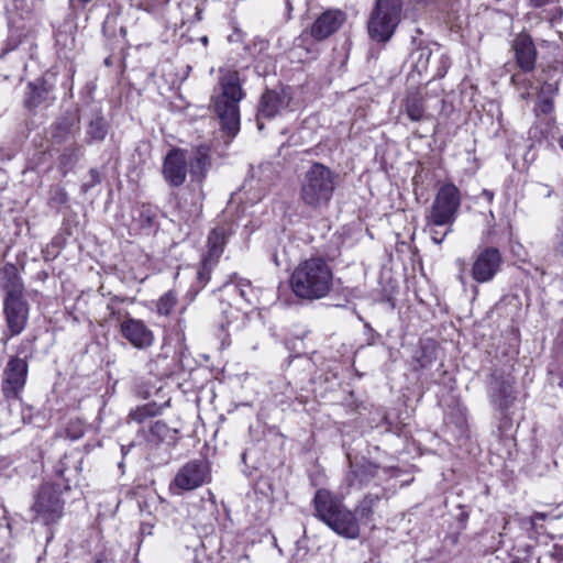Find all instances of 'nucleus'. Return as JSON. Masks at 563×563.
I'll return each instance as SVG.
<instances>
[{
    "mask_svg": "<svg viewBox=\"0 0 563 563\" xmlns=\"http://www.w3.org/2000/svg\"><path fill=\"white\" fill-rule=\"evenodd\" d=\"M220 85L222 91L214 100V109L222 128L235 136L240 131L239 102L244 97L238 71L221 70Z\"/></svg>",
    "mask_w": 563,
    "mask_h": 563,
    "instance_id": "nucleus-4",
    "label": "nucleus"
},
{
    "mask_svg": "<svg viewBox=\"0 0 563 563\" xmlns=\"http://www.w3.org/2000/svg\"><path fill=\"white\" fill-rule=\"evenodd\" d=\"M23 346H24V343H22L21 349H23ZM22 353H23L22 350H19L18 354H22Z\"/></svg>",
    "mask_w": 563,
    "mask_h": 563,
    "instance_id": "nucleus-49",
    "label": "nucleus"
},
{
    "mask_svg": "<svg viewBox=\"0 0 563 563\" xmlns=\"http://www.w3.org/2000/svg\"><path fill=\"white\" fill-rule=\"evenodd\" d=\"M542 189H545V191H547V192H544V195H545L547 197H549V196L551 195V191H550L549 189H547V187H545V186H542Z\"/></svg>",
    "mask_w": 563,
    "mask_h": 563,
    "instance_id": "nucleus-47",
    "label": "nucleus"
},
{
    "mask_svg": "<svg viewBox=\"0 0 563 563\" xmlns=\"http://www.w3.org/2000/svg\"><path fill=\"white\" fill-rule=\"evenodd\" d=\"M352 478L350 479V486L362 488L364 485H367L371 479L375 478L380 468L371 463L364 462L362 464L352 465Z\"/></svg>",
    "mask_w": 563,
    "mask_h": 563,
    "instance_id": "nucleus-23",
    "label": "nucleus"
},
{
    "mask_svg": "<svg viewBox=\"0 0 563 563\" xmlns=\"http://www.w3.org/2000/svg\"><path fill=\"white\" fill-rule=\"evenodd\" d=\"M431 54L429 47H418L410 54L412 66L419 74L427 71Z\"/></svg>",
    "mask_w": 563,
    "mask_h": 563,
    "instance_id": "nucleus-30",
    "label": "nucleus"
},
{
    "mask_svg": "<svg viewBox=\"0 0 563 563\" xmlns=\"http://www.w3.org/2000/svg\"><path fill=\"white\" fill-rule=\"evenodd\" d=\"M29 311L30 307L24 296L18 298L4 297L3 313L8 328L4 332L5 342L24 331L29 320Z\"/></svg>",
    "mask_w": 563,
    "mask_h": 563,
    "instance_id": "nucleus-9",
    "label": "nucleus"
},
{
    "mask_svg": "<svg viewBox=\"0 0 563 563\" xmlns=\"http://www.w3.org/2000/svg\"><path fill=\"white\" fill-rule=\"evenodd\" d=\"M223 288L228 292L238 294L243 300L251 303V298L249 295L252 291V289L249 280L238 278V276L234 275L233 277H231L230 282L223 285Z\"/></svg>",
    "mask_w": 563,
    "mask_h": 563,
    "instance_id": "nucleus-28",
    "label": "nucleus"
},
{
    "mask_svg": "<svg viewBox=\"0 0 563 563\" xmlns=\"http://www.w3.org/2000/svg\"><path fill=\"white\" fill-rule=\"evenodd\" d=\"M139 217L143 227H152L155 222L156 212L148 206H142Z\"/></svg>",
    "mask_w": 563,
    "mask_h": 563,
    "instance_id": "nucleus-37",
    "label": "nucleus"
},
{
    "mask_svg": "<svg viewBox=\"0 0 563 563\" xmlns=\"http://www.w3.org/2000/svg\"><path fill=\"white\" fill-rule=\"evenodd\" d=\"M67 437L77 440L84 435V427L80 421H71L66 429Z\"/></svg>",
    "mask_w": 563,
    "mask_h": 563,
    "instance_id": "nucleus-38",
    "label": "nucleus"
},
{
    "mask_svg": "<svg viewBox=\"0 0 563 563\" xmlns=\"http://www.w3.org/2000/svg\"><path fill=\"white\" fill-rule=\"evenodd\" d=\"M150 431L154 438L158 441H163L167 438L170 430L165 422L157 420L151 426Z\"/></svg>",
    "mask_w": 563,
    "mask_h": 563,
    "instance_id": "nucleus-36",
    "label": "nucleus"
},
{
    "mask_svg": "<svg viewBox=\"0 0 563 563\" xmlns=\"http://www.w3.org/2000/svg\"><path fill=\"white\" fill-rule=\"evenodd\" d=\"M514 49L519 67L526 71L531 70L536 63V48L528 35H518L514 43Z\"/></svg>",
    "mask_w": 563,
    "mask_h": 563,
    "instance_id": "nucleus-21",
    "label": "nucleus"
},
{
    "mask_svg": "<svg viewBox=\"0 0 563 563\" xmlns=\"http://www.w3.org/2000/svg\"><path fill=\"white\" fill-rule=\"evenodd\" d=\"M89 175L91 180L90 183L85 184L86 189L91 188L101 181V174L97 169H90Z\"/></svg>",
    "mask_w": 563,
    "mask_h": 563,
    "instance_id": "nucleus-39",
    "label": "nucleus"
},
{
    "mask_svg": "<svg viewBox=\"0 0 563 563\" xmlns=\"http://www.w3.org/2000/svg\"><path fill=\"white\" fill-rule=\"evenodd\" d=\"M289 9H292L295 4H299V0H286Z\"/></svg>",
    "mask_w": 563,
    "mask_h": 563,
    "instance_id": "nucleus-44",
    "label": "nucleus"
},
{
    "mask_svg": "<svg viewBox=\"0 0 563 563\" xmlns=\"http://www.w3.org/2000/svg\"><path fill=\"white\" fill-rule=\"evenodd\" d=\"M460 207L461 192L454 184L448 183L439 188L428 214L433 224L452 227Z\"/></svg>",
    "mask_w": 563,
    "mask_h": 563,
    "instance_id": "nucleus-7",
    "label": "nucleus"
},
{
    "mask_svg": "<svg viewBox=\"0 0 563 563\" xmlns=\"http://www.w3.org/2000/svg\"><path fill=\"white\" fill-rule=\"evenodd\" d=\"M95 563H113L111 560H108L107 558L99 556L97 558Z\"/></svg>",
    "mask_w": 563,
    "mask_h": 563,
    "instance_id": "nucleus-43",
    "label": "nucleus"
},
{
    "mask_svg": "<svg viewBox=\"0 0 563 563\" xmlns=\"http://www.w3.org/2000/svg\"><path fill=\"white\" fill-rule=\"evenodd\" d=\"M29 365L25 357L19 355L10 356L1 380V390L5 399H20L25 386Z\"/></svg>",
    "mask_w": 563,
    "mask_h": 563,
    "instance_id": "nucleus-8",
    "label": "nucleus"
},
{
    "mask_svg": "<svg viewBox=\"0 0 563 563\" xmlns=\"http://www.w3.org/2000/svg\"><path fill=\"white\" fill-rule=\"evenodd\" d=\"M400 0H377L367 29L369 37L378 43L388 42L400 21Z\"/></svg>",
    "mask_w": 563,
    "mask_h": 563,
    "instance_id": "nucleus-5",
    "label": "nucleus"
},
{
    "mask_svg": "<svg viewBox=\"0 0 563 563\" xmlns=\"http://www.w3.org/2000/svg\"><path fill=\"white\" fill-rule=\"evenodd\" d=\"M547 517L543 512H536L533 516L530 517V525L532 527H536L538 520H544Z\"/></svg>",
    "mask_w": 563,
    "mask_h": 563,
    "instance_id": "nucleus-40",
    "label": "nucleus"
},
{
    "mask_svg": "<svg viewBox=\"0 0 563 563\" xmlns=\"http://www.w3.org/2000/svg\"><path fill=\"white\" fill-rule=\"evenodd\" d=\"M380 500L379 495L367 494L357 505L356 512L361 519H369L374 512V508Z\"/></svg>",
    "mask_w": 563,
    "mask_h": 563,
    "instance_id": "nucleus-31",
    "label": "nucleus"
},
{
    "mask_svg": "<svg viewBox=\"0 0 563 563\" xmlns=\"http://www.w3.org/2000/svg\"><path fill=\"white\" fill-rule=\"evenodd\" d=\"M0 288L5 292L4 297H23L24 284L14 264L5 263L0 268Z\"/></svg>",
    "mask_w": 563,
    "mask_h": 563,
    "instance_id": "nucleus-18",
    "label": "nucleus"
},
{
    "mask_svg": "<svg viewBox=\"0 0 563 563\" xmlns=\"http://www.w3.org/2000/svg\"><path fill=\"white\" fill-rule=\"evenodd\" d=\"M314 516L332 531L345 539H356L361 529L355 514L327 489H318L313 497Z\"/></svg>",
    "mask_w": 563,
    "mask_h": 563,
    "instance_id": "nucleus-2",
    "label": "nucleus"
},
{
    "mask_svg": "<svg viewBox=\"0 0 563 563\" xmlns=\"http://www.w3.org/2000/svg\"><path fill=\"white\" fill-rule=\"evenodd\" d=\"M189 173L192 180L202 181L211 165L210 148L207 145H199L188 155Z\"/></svg>",
    "mask_w": 563,
    "mask_h": 563,
    "instance_id": "nucleus-19",
    "label": "nucleus"
},
{
    "mask_svg": "<svg viewBox=\"0 0 563 563\" xmlns=\"http://www.w3.org/2000/svg\"><path fill=\"white\" fill-rule=\"evenodd\" d=\"M188 153L186 150L172 148L163 163V177L172 187L184 185L188 174Z\"/></svg>",
    "mask_w": 563,
    "mask_h": 563,
    "instance_id": "nucleus-10",
    "label": "nucleus"
},
{
    "mask_svg": "<svg viewBox=\"0 0 563 563\" xmlns=\"http://www.w3.org/2000/svg\"><path fill=\"white\" fill-rule=\"evenodd\" d=\"M514 382L509 378H497L493 375L489 384L490 400L503 413L508 410L515 400Z\"/></svg>",
    "mask_w": 563,
    "mask_h": 563,
    "instance_id": "nucleus-17",
    "label": "nucleus"
},
{
    "mask_svg": "<svg viewBox=\"0 0 563 563\" xmlns=\"http://www.w3.org/2000/svg\"><path fill=\"white\" fill-rule=\"evenodd\" d=\"M82 454L73 450L63 455V457L55 465V474L64 479L65 489L70 488V484H77L82 471Z\"/></svg>",
    "mask_w": 563,
    "mask_h": 563,
    "instance_id": "nucleus-16",
    "label": "nucleus"
},
{
    "mask_svg": "<svg viewBox=\"0 0 563 563\" xmlns=\"http://www.w3.org/2000/svg\"><path fill=\"white\" fill-rule=\"evenodd\" d=\"M333 273L321 257L301 262L290 276V288L301 299L316 300L327 297L332 289Z\"/></svg>",
    "mask_w": 563,
    "mask_h": 563,
    "instance_id": "nucleus-1",
    "label": "nucleus"
},
{
    "mask_svg": "<svg viewBox=\"0 0 563 563\" xmlns=\"http://www.w3.org/2000/svg\"><path fill=\"white\" fill-rule=\"evenodd\" d=\"M75 125V118L65 117L55 126L53 136L59 141L65 140L73 132Z\"/></svg>",
    "mask_w": 563,
    "mask_h": 563,
    "instance_id": "nucleus-35",
    "label": "nucleus"
},
{
    "mask_svg": "<svg viewBox=\"0 0 563 563\" xmlns=\"http://www.w3.org/2000/svg\"><path fill=\"white\" fill-rule=\"evenodd\" d=\"M64 505L58 486L44 483L34 496L31 510L35 514L36 520L44 525H51L56 523L63 517Z\"/></svg>",
    "mask_w": 563,
    "mask_h": 563,
    "instance_id": "nucleus-6",
    "label": "nucleus"
},
{
    "mask_svg": "<svg viewBox=\"0 0 563 563\" xmlns=\"http://www.w3.org/2000/svg\"><path fill=\"white\" fill-rule=\"evenodd\" d=\"M459 279L462 284H465V276H464V273L461 272L460 275H459Z\"/></svg>",
    "mask_w": 563,
    "mask_h": 563,
    "instance_id": "nucleus-45",
    "label": "nucleus"
},
{
    "mask_svg": "<svg viewBox=\"0 0 563 563\" xmlns=\"http://www.w3.org/2000/svg\"><path fill=\"white\" fill-rule=\"evenodd\" d=\"M558 91L554 84L544 82L538 91V101L534 108L537 117L550 114L553 111V98Z\"/></svg>",
    "mask_w": 563,
    "mask_h": 563,
    "instance_id": "nucleus-25",
    "label": "nucleus"
},
{
    "mask_svg": "<svg viewBox=\"0 0 563 563\" xmlns=\"http://www.w3.org/2000/svg\"><path fill=\"white\" fill-rule=\"evenodd\" d=\"M208 476V467L201 461H190L176 474L174 485L181 490H192L201 486Z\"/></svg>",
    "mask_w": 563,
    "mask_h": 563,
    "instance_id": "nucleus-15",
    "label": "nucleus"
},
{
    "mask_svg": "<svg viewBox=\"0 0 563 563\" xmlns=\"http://www.w3.org/2000/svg\"><path fill=\"white\" fill-rule=\"evenodd\" d=\"M401 110L407 114L408 119L412 122H420L426 120V100L421 91L410 90L401 103Z\"/></svg>",
    "mask_w": 563,
    "mask_h": 563,
    "instance_id": "nucleus-20",
    "label": "nucleus"
},
{
    "mask_svg": "<svg viewBox=\"0 0 563 563\" xmlns=\"http://www.w3.org/2000/svg\"><path fill=\"white\" fill-rule=\"evenodd\" d=\"M426 220V231L429 233L431 240L435 244H441L445 236L452 231V227L433 224L431 222V216L429 214H427Z\"/></svg>",
    "mask_w": 563,
    "mask_h": 563,
    "instance_id": "nucleus-32",
    "label": "nucleus"
},
{
    "mask_svg": "<svg viewBox=\"0 0 563 563\" xmlns=\"http://www.w3.org/2000/svg\"><path fill=\"white\" fill-rule=\"evenodd\" d=\"M553 0H530V3L531 5L536 7V8H539V7H542L547 3H550L552 2Z\"/></svg>",
    "mask_w": 563,
    "mask_h": 563,
    "instance_id": "nucleus-42",
    "label": "nucleus"
},
{
    "mask_svg": "<svg viewBox=\"0 0 563 563\" xmlns=\"http://www.w3.org/2000/svg\"><path fill=\"white\" fill-rule=\"evenodd\" d=\"M225 229L223 227H217L212 229L208 235L207 241V254L203 255V257L219 261L221 254L223 253L224 245H225Z\"/></svg>",
    "mask_w": 563,
    "mask_h": 563,
    "instance_id": "nucleus-24",
    "label": "nucleus"
},
{
    "mask_svg": "<svg viewBox=\"0 0 563 563\" xmlns=\"http://www.w3.org/2000/svg\"><path fill=\"white\" fill-rule=\"evenodd\" d=\"M338 185V175L321 163H313L300 184V200L317 211L329 206Z\"/></svg>",
    "mask_w": 563,
    "mask_h": 563,
    "instance_id": "nucleus-3",
    "label": "nucleus"
},
{
    "mask_svg": "<svg viewBox=\"0 0 563 563\" xmlns=\"http://www.w3.org/2000/svg\"><path fill=\"white\" fill-rule=\"evenodd\" d=\"M159 412L161 408L155 402L145 404L130 411L129 421L144 423L147 419L159 415Z\"/></svg>",
    "mask_w": 563,
    "mask_h": 563,
    "instance_id": "nucleus-27",
    "label": "nucleus"
},
{
    "mask_svg": "<svg viewBox=\"0 0 563 563\" xmlns=\"http://www.w3.org/2000/svg\"><path fill=\"white\" fill-rule=\"evenodd\" d=\"M108 134V125L100 113H96L86 129L87 143L102 142Z\"/></svg>",
    "mask_w": 563,
    "mask_h": 563,
    "instance_id": "nucleus-26",
    "label": "nucleus"
},
{
    "mask_svg": "<svg viewBox=\"0 0 563 563\" xmlns=\"http://www.w3.org/2000/svg\"><path fill=\"white\" fill-rule=\"evenodd\" d=\"M290 95L285 90H267L263 93L257 110V128L263 129L262 119H272L289 106Z\"/></svg>",
    "mask_w": 563,
    "mask_h": 563,
    "instance_id": "nucleus-12",
    "label": "nucleus"
},
{
    "mask_svg": "<svg viewBox=\"0 0 563 563\" xmlns=\"http://www.w3.org/2000/svg\"><path fill=\"white\" fill-rule=\"evenodd\" d=\"M456 263H457L460 266H464V265H465L464 261H462V260H457V261H456Z\"/></svg>",
    "mask_w": 563,
    "mask_h": 563,
    "instance_id": "nucleus-48",
    "label": "nucleus"
},
{
    "mask_svg": "<svg viewBox=\"0 0 563 563\" xmlns=\"http://www.w3.org/2000/svg\"><path fill=\"white\" fill-rule=\"evenodd\" d=\"M177 302L176 295L173 291L165 292L156 305V311L161 316H168Z\"/></svg>",
    "mask_w": 563,
    "mask_h": 563,
    "instance_id": "nucleus-34",
    "label": "nucleus"
},
{
    "mask_svg": "<svg viewBox=\"0 0 563 563\" xmlns=\"http://www.w3.org/2000/svg\"><path fill=\"white\" fill-rule=\"evenodd\" d=\"M501 255L495 247L481 251L472 266V277L477 283H487L494 278L500 268Z\"/></svg>",
    "mask_w": 563,
    "mask_h": 563,
    "instance_id": "nucleus-11",
    "label": "nucleus"
},
{
    "mask_svg": "<svg viewBox=\"0 0 563 563\" xmlns=\"http://www.w3.org/2000/svg\"><path fill=\"white\" fill-rule=\"evenodd\" d=\"M538 132H540L544 139L549 140L552 144L556 141L560 147L563 150V134L559 131V129L554 125L550 119L545 122V129H539V126H534L530 130V134L533 137L538 136Z\"/></svg>",
    "mask_w": 563,
    "mask_h": 563,
    "instance_id": "nucleus-29",
    "label": "nucleus"
},
{
    "mask_svg": "<svg viewBox=\"0 0 563 563\" xmlns=\"http://www.w3.org/2000/svg\"><path fill=\"white\" fill-rule=\"evenodd\" d=\"M60 164L63 165H67L68 163L66 162V154H63L62 157H60Z\"/></svg>",
    "mask_w": 563,
    "mask_h": 563,
    "instance_id": "nucleus-46",
    "label": "nucleus"
},
{
    "mask_svg": "<svg viewBox=\"0 0 563 563\" xmlns=\"http://www.w3.org/2000/svg\"><path fill=\"white\" fill-rule=\"evenodd\" d=\"M345 19V13L339 9L325 10L312 23L310 35L317 41H323L334 34Z\"/></svg>",
    "mask_w": 563,
    "mask_h": 563,
    "instance_id": "nucleus-13",
    "label": "nucleus"
},
{
    "mask_svg": "<svg viewBox=\"0 0 563 563\" xmlns=\"http://www.w3.org/2000/svg\"><path fill=\"white\" fill-rule=\"evenodd\" d=\"M27 89L29 91L25 104L29 109H34L42 104H48L55 99L52 95V86H49L45 80L37 79L34 82H30Z\"/></svg>",
    "mask_w": 563,
    "mask_h": 563,
    "instance_id": "nucleus-22",
    "label": "nucleus"
},
{
    "mask_svg": "<svg viewBox=\"0 0 563 563\" xmlns=\"http://www.w3.org/2000/svg\"><path fill=\"white\" fill-rule=\"evenodd\" d=\"M217 263V261L202 257L201 266L197 272V283L199 284V288H203L208 284L210 280L211 272Z\"/></svg>",
    "mask_w": 563,
    "mask_h": 563,
    "instance_id": "nucleus-33",
    "label": "nucleus"
},
{
    "mask_svg": "<svg viewBox=\"0 0 563 563\" xmlns=\"http://www.w3.org/2000/svg\"><path fill=\"white\" fill-rule=\"evenodd\" d=\"M481 196L485 198L488 202H492L494 199V192L488 189H484Z\"/></svg>",
    "mask_w": 563,
    "mask_h": 563,
    "instance_id": "nucleus-41",
    "label": "nucleus"
},
{
    "mask_svg": "<svg viewBox=\"0 0 563 563\" xmlns=\"http://www.w3.org/2000/svg\"><path fill=\"white\" fill-rule=\"evenodd\" d=\"M120 331L123 338L136 349H147L154 343L153 331L142 320L129 317L121 323Z\"/></svg>",
    "mask_w": 563,
    "mask_h": 563,
    "instance_id": "nucleus-14",
    "label": "nucleus"
}]
</instances>
